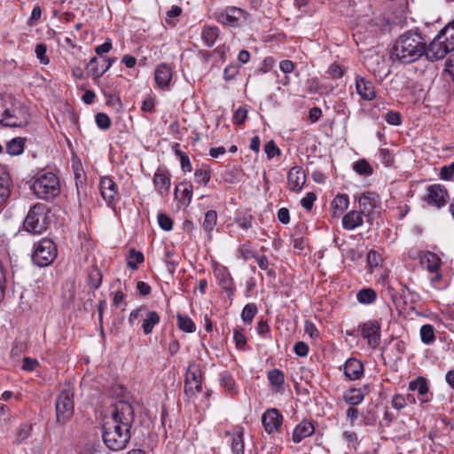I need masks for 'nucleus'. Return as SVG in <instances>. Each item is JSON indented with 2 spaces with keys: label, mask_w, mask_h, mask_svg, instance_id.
<instances>
[{
  "label": "nucleus",
  "mask_w": 454,
  "mask_h": 454,
  "mask_svg": "<svg viewBox=\"0 0 454 454\" xmlns=\"http://www.w3.org/2000/svg\"><path fill=\"white\" fill-rule=\"evenodd\" d=\"M134 421V410L130 403L119 401L115 403L111 420L102 427L104 443L114 451L126 448L130 440V428Z\"/></svg>",
  "instance_id": "obj_1"
},
{
  "label": "nucleus",
  "mask_w": 454,
  "mask_h": 454,
  "mask_svg": "<svg viewBox=\"0 0 454 454\" xmlns=\"http://www.w3.org/2000/svg\"><path fill=\"white\" fill-rule=\"evenodd\" d=\"M426 52V41L418 30H409L399 35L392 51L391 59L401 64L419 60Z\"/></svg>",
  "instance_id": "obj_2"
},
{
  "label": "nucleus",
  "mask_w": 454,
  "mask_h": 454,
  "mask_svg": "<svg viewBox=\"0 0 454 454\" xmlns=\"http://www.w3.org/2000/svg\"><path fill=\"white\" fill-rule=\"evenodd\" d=\"M30 121L27 108L11 96H0V124L11 128L26 127Z\"/></svg>",
  "instance_id": "obj_3"
},
{
  "label": "nucleus",
  "mask_w": 454,
  "mask_h": 454,
  "mask_svg": "<svg viewBox=\"0 0 454 454\" xmlns=\"http://www.w3.org/2000/svg\"><path fill=\"white\" fill-rule=\"evenodd\" d=\"M32 189L37 198L48 200L59 194V180L55 174L47 172L40 175L34 181Z\"/></svg>",
  "instance_id": "obj_4"
},
{
  "label": "nucleus",
  "mask_w": 454,
  "mask_h": 454,
  "mask_svg": "<svg viewBox=\"0 0 454 454\" xmlns=\"http://www.w3.org/2000/svg\"><path fill=\"white\" fill-rule=\"evenodd\" d=\"M47 212V207L44 204L34 205L24 220L25 230L33 234H41L45 231L48 227Z\"/></svg>",
  "instance_id": "obj_5"
},
{
  "label": "nucleus",
  "mask_w": 454,
  "mask_h": 454,
  "mask_svg": "<svg viewBox=\"0 0 454 454\" xmlns=\"http://www.w3.org/2000/svg\"><path fill=\"white\" fill-rule=\"evenodd\" d=\"M57 256V247L51 239H43L34 246L33 262L39 267L50 265Z\"/></svg>",
  "instance_id": "obj_6"
},
{
  "label": "nucleus",
  "mask_w": 454,
  "mask_h": 454,
  "mask_svg": "<svg viewBox=\"0 0 454 454\" xmlns=\"http://www.w3.org/2000/svg\"><path fill=\"white\" fill-rule=\"evenodd\" d=\"M139 317H143L142 329L145 335L152 333L154 326L160 321V317L158 312L148 310L145 305L140 306L130 312L129 323L133 325Z\"/></svg>",
  "instance_id": "obj_7"
},
{
  "label": "nucleus",
  "mask_w": 454,
  "mask_h": 454,
  "mask_svg": "<svg viewBox=\"0 0 454 454\" xmlns=\"http://www.w3.org/2000/svg\"><path fill=\"white\" fill-rule=\"evenodd\" d=\"M217 22L232 27H240L247 20V12L235 6H227L214 14Z\"/></svg>",
  "instance_id": "obj_8"
},
{
  "label": "nucleus",
  "mask_w": 454,
  "mask_h": 454,
  "mask_svg": "<svg viewBox=\"0 0 454 454\" xmlns=\"http://www.w3.org/2000/svg\"><path fill=\"white\" fill-rule=\"evenodd\" d=\"M74 395L69 390L62 391L56 401V419L59 423L66 424L74 413Z\"/></svg>",
  "instance_id": "obj_9"
},
{
  "label": "nucleus",
  "mask_w": 454,
  "mask_h": 454,
  "mask_svg": "<svg viewBox=\"0 0 454 454\" xmlns=\"http://www.w3.org/2000/svg\"><path fill=\"white\" fill-rule=\"evenodd\" d=\"M202 391L201 371L200 365L190 363L185 374L184 393L189 397H194Z\"/></svg>",
  "instance_id": "obj_10"
},
{
  "label": "nucleus",
  "mask_w": 454,
  "mask_h": 454,
  "mask_svg": "<svg viewBox=\"0 0 454 454\" xmlns=\"http://www.w3.org/2000/svg\"><path fill=\"white\" fill-rule=\"evenodd\" d=\"M284 418L276 408L268 409L262 416L264 430L269 434H280L282 432Z\"/></svg>",
  "instance_id": "obj_11"
},
{
  "label": "nucleus",
  "mask_w": 454,
  "mask_h": 454,
  "mask_svg": "<svg viewBox=\"0 0 454 454\" xmlns=\"http://www.w3.org/2000/svg\"><path fill=\"white\" fill-rule=\"evenodd\" d=\"M448 195V191L443 185L434 184L427 188V194L424 197V200L429 206L442 208L447 203Z\"/></svg>",
  "instance_id": "obj_12"
},
{
  "label": "nucleus",
  "mask_w": 454,
  "mask_h": 454,
  "mask_svg": "<svg viewBox=\"0 0 454 454\" xmlns=\"http://www.w3.org/2000/svg\"><path fill=\"white\" fill-rule=\"evenodd\" d=\"M450 51H453V50H450L448 43H445L444 39L438 34L428 48H426L425 56L428 60L434 61L443 59Z\"/></svg>",
  "instance_id": "obj_13"
},
{
  "label": "nucleus",
  "mask_w": 454,
  "mask_h": 454,
  "mask_svg": "<svg viewBox=\"0 0 454 454\" xmlns=\"http://www.w3.org/2000/svg\"><path fill=\"white\" fill-rule=\"evenodd\" d=\"M355 200H358L360 211L366 216L372 215L374 208L380 205V196L374 192H364L355 196Z\"/></svg>",
  "instance_id": "obj_14"
},
{
  "label": "nucleus",
  "mask_w": 454,
  "mask_h": 454,
  "mask_svg": "<svg viewBox=\"0 0 454 454\" xmlns=\"http://www.w3.org/2000/svg\"><path fill=\"white\" fill-rule=\"evenodd\" d=\"M361 335L366 339L369 346L376 348L380 344V325L378 321H368L362 325Z\"/></svg>",
  "instance_id": "obj_15"
},
{
  "label": "nucleus",
  "mask_w": 454,
  "mask_h": 454,
  "mask_svg": "<svg viewBox=\"0 0 454 454\" xmlns=\"http://www.w3.org/2000/svg\"><path fill=\"white\" fill-rule=\"evenodd\" d=\"M99 189L102 198L109 206H114L117 197V185L109 176L100 179Z\"/></svg>",
  "instance_id": "obj_16"
},
{
  "label": "nucleus",
  "mask_w": 454,
  "mask_h": 454,
  "mask_svg": "<svg viewBox=\"0 0 454 454\" xmlns=\"http://www.w3.org/2000/svg\"><path fill=\"white\" fill-rule=\"evenodd\" d=\"M306 183V174L299 166L291 168L287 174V186L293 192H300Z\"/></svg>",
  "instance_id": "obj_17"
},
{
  "label": "nucleus",
  "mask_w": 454,
  "mask_h": 454,
  "mask_svg": "<svg viewBox=\"0 0 454 454\" xmlns=\"http://www.w3.org/2000/svg\"><path fill=\"white\" fill-rule=\"evenodd\" d=\"M215 273L219 286L228 294L230 300L231 301V296L235 292V287L233 279L229 270L225 267H220L215 270Z\"/></svg>",
  "instance_id": "obj_18"
},
{
  "label": "nucleus",
  "mask_w": 454,
  "mask_h": 454,
  "mask_svg": "<svg viewBox=\"0 0 454 454\" xmlns=\"http://www.w3.org/2000/svg\"><path fill=\"white\" fill-rule=\"evenodd\" d=\"M356 89L359 96L364 100H373L376 98V90L371 81L363 77H357L356 81Z\"/></svg>",
  "instance_id": "obj_19"
},
{
  "label": "nucleus",
  "mask_w": 454,
  "mask_h": 454,
  "mask_svg": "<svg viewBox=\"0 0 454 454\" xmlns=\"http://www.w3.org/2000/svg\"><path fill=\"white\" fill-rule=\"evenodd\" d=\"M153 184L160 194L164 195L170 189V174L167 170L158 168L153 176Z\"/></svg>",
  "instance_id": "obj_20"
},
{
  "label": "nucleus",
  "mask_w": 454,
  "mask_h": 454,
  "mask_svg": "<svg viewBox=\"0 0 454 454\" xmlns=\"http://www.w3.org/2000/svg\"><path fill=\"white\" fill-rule=\"evenodd\" d=\"M364 371L363 364L356 358L348 359L344 364V374L350 380H359Z\"/></svg>",
  "instance_id": "obj_21"
},
{
  "label": "nucleus",
  "mask_w": 454,
  "mask_h": 454,
  "mask_svg": "<svg viewBox=\"0 0 454 454\" xmlns=\"http://www.w3.org/2000/svg\"><path fill=\"white\" fill-rule=\"evenodd\" d=\"M172 69L165 63L157 66L154 71V80L160 88H165L169 85L172 78Z\"/></svg>",
  "instance_id": "obj_22"
},
{
  "label": "nucleus",
  "mask_w": 454,
  "mask_h": 454,
  "mask_svg": "<svg viewBox=\"0 0 454 454\" xmlns=\"http://www.w3.org/2000/svg\"><path fill=\"white\" fill-rule=\"evenodd\" d=\"M192 193V184L186 181L179 183L175 188L176 199L185 206H188L191 203Z\"/></svg>",
  "instance_id": "obj_23"
},
{
  "label": "nucleus",
  "mask_w": 454,
  "mask_h": 454,
  "mask_svg": "<svg viewBox=\"0 0 454 454\" xmlns=\"http://www.w3.org/2000/svg\"><path fill=\"white\" fill-rule=\"evenodd\" d=\"M368 392L367 386H364L363 388H350L343 394V400L348 405H358L364 401Z\"/></svg>",
  "instance_id": "obj_24"
},
{
  "label": "nucleus",
  "mask_w": 454,
  "mask_h": 454,
  "mask_svg": "<svg viewBox=\"0 0 454 454\" xmlns=\"http://www.w3.org/2000/svg\"><path fill=\"white\" fill-rule=\"evenodd\" d=\"M363 215L361 211L351 210L342 217V226L347 231H352L363 225Z\"/></svg>",
  "instance_id": "obj_25"
},
{
  "label": "nucleus",
  "mask_w": 454,
  "mask_h": 454,
  "mask_svg": "<svg viewBox=\"0 0 454 454\" xmlns=\"http://www.w3.org/2000/svg\"><path fill=\"white\" fill-rule=\"evenodd\" d=\"M315 427L309 421L303 420L298 424L293 433V441L295 443L301 442L304 438L313 434Z\"/></svg>",
  "instance_id": "obj_26"
},
{
  "label": "nucleus",
  "mask_w": 454,
  "mask_h": 454,
  "mask_svg": "<svg viewBox=\"0 0 454 454\" xmlns=\"http://www.w3.org/2000/svg\"><path fill=\"white\" fill-rule=\"evenodd\" d=\"M409 389L411 391H417L420 395V401L422 403H427L429 401V398L426 396L428 392V386L425 378L419 377L416 380H411L409 383Z\"/></svg>",
  "instance_id": "obj_27"
},
{
  "label": "nucleus",
  "mask_w": 454,
  "mask_h": 454,
  "mask_svg": "<svg viewBox=\"0 0 454 454\" xmlns=\"http://www.w3.org/2000/svg\"><path fill=\"white\" fill-rule=\"evenodd\" d=\"M440 257L433 252H426L421 258V264L426 267L429 272H435L441 267Z\"/></svg>",
  "instance_id": "obj_28"
},
{
  "label": "nucleus",
  "mask_w": 454,
  "mask_h": 454,
  "mask_svg": "<svg viewBox=\"0 0 454 454\" xmlns=\"http://www.w3.org/2000/svg\"><path fill=\"white\" fill-rule=\"evenodd\" d=\"M268 380L276 393L283 392V385L285 383V376L279 369H273L268 372Z\"/></svg>",
  "instance_id": "obj_29"
},
{
  "label": "nucleus",
  "mask_w": 454,
  "mask_h": 454,
  "mask_svg": "<svg viewBox=\"0 0 454 454\" xmlns=\"http://www.w3.org/2000/svg\"><path fill=\"white\" fill-rule=\"evenodd\" d=\"M244 429L241 427H238L234 429L232 439H231V450L234 454H244L245 444H244Z\"/></svg>",
  "instance_id": "obj_30"
},
{
  "label": "nucleus",
  "mask_w": 454,
  "mask_h": 454,
  "mask_svg": "<svg viewBox=\"0 0 454 454\" xmlns=\"http://www.w3.org/2000/svg\"><path fill=\"white\" fill-rule=\"evenodd\" d=\"M115 59H106L105 62L107 63L106 67L104 69H99L98 67H94V64L98 62V58H91L88 66L91 76L96 79L101 77L111 67Z\"/></svg>",
  "instance_id": "obj_31"
},
{
  "label": "nucleus",
  "mask_w": 454,
  "mask_h": 454,
  "mask_svg": "<svg viewBox=\"0 0 454 454\" xmlns=\"http://www.w3.org/2000/svg\"><path fill=\"white\" fill-rule=\"evenodd\" d=\"M73 169H74V178H75V185L77 188V194L80 196L81 192L84 188L86 176L82 169V163L80 161H76L73 164Z\"/></svg>",
  "instance_id": "obj_32"
},
{
  "label": "nucleus",
  "mask_w": 454,
  "mask_h": 454,
  "mask_svg": "<svg viewBox=\"0 0 454 454\" xmlns=\"http://www.w3.org/2000/svg\"><path fill=\"white\" fill-rule=\"evenodd\" d=\"M219 35L216 27H206L201 32V38L207 47H212Z\"/></svg>",
  "instance_id": "obj_33"
},
{
  "label": "nucleus",
  "mask_w": 454,
  "mask_h": 454,
  "mask_svg": "<svg viewBox=\"0 0 454 454\" xmlns=\"http://www.w3.org/2000/svg\"><path fill=\"white\" fill-rule=\"evenodd\" d=\"M11 177L7 172L0 168V200H7L10 196Z\"/></svg>",
  "instance_id": "obj_34"
},
{
  "label": "nucleus",
  "mask_w": 454,
  "mask_h": 454,
  "mask_svg": "<svg viewBox=\"0 0 454 454\" xmlns=\"http://www.w3.org/2000/svg\"><path fill=\"white\" fill-rule=\"evenodd\" d=\"M376 298L377 294L372 288H363L356 294V299L362 304H372Z\"/></svg>",
  "instance_id": "obj_35"
},
{
  "label": "nucleus",
  "mask_w": 454,
  "mask_h": 454,
  "mask_svg": "<svg viewBox=\"0 0 454 454\" xmlns=\"http://www.w3.org/2000/svg\"><path fill=\"white\" fill-rule=\"evenodd\" d=\"M7 153L10 155L17 156L24 151V139L21 137H15L9 141L6 145Z\"/></svg>",
  "instance_id": "obj_36"
},
{
  "label": "nucleus",
  "mask_w": 454,
  "mask_h": 454,
  "mask_svg": "<svg viewBox=\"0 0 454 454\" xmlns=\"http://www.w3.org/2000/svg\"><path fill=\"white\" fill-rule=\"evenodd\" d=\"M217 223V213L215 210H208L205 214L202 223L203 229L208 234L212 232Z\"/></svg>",
  "instance_id": "obj_37"
},
{
  "label": "nucleus",
  "mask_w": 454,
  "mask_h": 454,
  "mask_svg": "<svg viewBox=\"0 0 454 454\" xmlns=\"http://www.w3.org/2000/svg\"><path fill=\"white\" fill-rule=\"evenodd\" d=\"M439 35L444 39L450 50L454 51V21L449 23L439 33Z\"/></svg>",
  "instance_id": "obj_38"
},
{
  "label": "nucleus",
  "mask_w": 454,
  "mask_h": 454,
  "mask_svg": "<svg viewBox=\"0 0 454 454\" xmlns=\"http://www.w3.org/2000/svg\"><path fill=\"white\" fill-rule=\"evenodd\" d=\"M176 319L180 330L185 333H194L196 331L194 322L188 316L177 314Z\"/></svg>",
  "instance_id": "obj_39"
},
{
  "label": "nucleus",
  "mask_w": 454,
  "mask_h": 454,
  "mask_svg": "<svg viewBox=\"0 0 454 454\" xmlns=\"http://www.w3.org/2000/svg\"><path fill=\"white\" fill-rule=\"evenodd\" d=\"M420 338L423 343L431 344L435 340L434 328L431 325H424L420 328Z\"/></svg>",
  "instance_id": "obj_40"
},
{
  "label": "nucleus",
  "mask_w": 454,
  "mask_h": 454,
  "mask_svg": "<svg viewBox=\"0 0 454 454\" xmlns=\"http://www.w3.org/2000/svg\"><path fill=\"white\" fill-rule=\"evenodd\" d=\"M257 306L254 303H247L241 312V318L247 325L253 322L254 316L257 314Z\"/></svg>",
  "instance_id": "obj_41"
},
{
  "label": "nucleus",
  "mask_w": 454,
  "mask_h": 454,
  "mask_svg": "<svg viewBox=\"0 0 454 454\" xmlns=\"http://www.w3.org/2000/svg\"><path fill=\"white\" fill-rule=\"evenodd\" d=\"M349 204V198L347 194H338L332 201V207L340 212L345 211Z\"/></svg>",
  "instance_id": "obj_42"
},
{
  "label": "nucleus",
  "mask_w": 454,
  "mask_h": 454,
  "mask_svg": "<svg viewBox=\"0 0 454 454\" xmlns=\"http://www.w3.org/2000/svg\"><path fill=\"white\" fill-rule=\"evenodd\" d=\"M145 260L144 254L141 252L136 251L135 249H130L127 265L129 268L136 270L137 265L142 263Z\"/></svg>",
  "instance_id": "obj_43"
},
{
  "label": "nucleus",
  "mask_w": 454,
  "mask_h": 454,
  "mask_svg": "<svg viewBox=\"0 0 454 454\" xmlns=\"http://www.w3.org/2000/svg\"><path fill=\"white\" fill-rule=\"evenodd\" d=\"M383 262L381 255L375 250H370L367 254V262L370 266L371 272L379 268Z\"/></svg>",
  "instance_id": "obj_44"
},
{
  "label": "nucleus",
  "mask_w": 454,
  "mask_h": 454,
  "mask_svg": "<svg viewBox=\"0 0 454 454\" xmlns=\"http://www.w3.org/2000/svg\"><path fill=\"white\" fill-rule=\"evenodd\" d=\"M353 169L359 175L369 176L372 173V168L365 160H360L353 164Z\"/></svg>",
  "instance_id": "obj_45"
},
{
  "label": "nucleus",
  "mask_w": 454,
  "mask_h": 454,
  "mask_svg": "<svg viewBox=\"0 0 454 454\" xmlns=\"http://www.w3.org/2000/svg\"><path fill=\"white\" fill-rule=\"evenodd\" d=\"M195 182L206 185L210 180V172L205 168H200L194 173Z\"/></svg>",
  "instance_id": "obj_46"
},
{
  "label": "nucleus",
  "mask_w": 454,
  "mask_h": 454,
  "mask_svg": "<svg viewBox=\"0 0 454 454\" xmlns=\"http://www.w3.org/2000/svg\"><path fill=\"white\" fill-rule=\"evenodd\" d=\"M247 109L244 106H239L233 114V122L237 125H242L247 118Z\"/></svg>",
  "instance_id": "obj_47"
},
{
  "label": "nucleus",
  "mask_w": 454,
  "mask_h": 454,
  "mask_svg": "<svg viewBox=\"0 0 454 454\" xmlns=\"http://www.w3.org/2000/svg\"><path fill=\"white\" fill-rule=\"evenodd\" d=\"M97 126L101 129H108L111 126V120L109 116L104 113H98L95 116Z\"/></svg>",
  "instance_id": "obj_48"
},
{
  "label": "nucleus",
  "mask_w": 454,
  "mask_h": 454,
  "mask_svg": "<svg viewBox=\"0 0 454 454\" xmlns=\"http://www.w3.org/2000/svg\"><path fill=\"white\" fill-rule=\"evenodd\" d=\"M240 66L236 64H230L223 70V79L225 81L233 80L239 72Z\"/></svg>",
  "instance_id": "obj_49"
},
{
  "label": "nucleus",
  "mask_w": 454,
  "mask_h": 454,
  "mask_svg": "<svg viewBox=\"0 0 454 454\" xmlns=\"http://www.w3.org/2000/svg\"><path fill=\"white\" fill-rule=\"evenodd\" d=\"M158 223L160 227L164 231H170L173 228V221L166 214L160 213L158 215Z\"/></svg>",
  "instance_id": "obj_50"
},
{
  "label": "nucleus",
  "mask_w": 454,
  "mask_h": 454,
  "mask_svg": "<svg viewBox=\"0 0 454 454\" xmlns=\"http://www.w3.org/2000/svg\"><path fill=\"white\" fill-rule=\"evenodd\" d=\"M32 427L28 424L20 425L17 429V441L22 442L26 440L31 433Z\"/></svg>",
  "instance_id": "obj_51"
},
{
  "label": "nucleus",
  "mask_w": 454,
  "mask_h": 454,
  "mask_svg": "<svg viewBox=\"0 0 454 454\" xmlns=\"http://www.w3.org/2000/svg\"><path fill=\"white\" fill-rule=\"evenodd\" d=\"M327 73L331 78L339 79V78L342 77V75L344 74V68H343V67H341L340 65H339L337 63H333L329 67Z\"/></svg>",
  "instance_id": "obj_52"
},
{
  "label": "nucleus",
  "mask_w": 454,
  "mask_h": 454,
  "mask_svg": "<svg viewBox=\"0 0 454 454\" xmlns=\"http://www.w3.org/2000/svg\"><path fill=\"white\" fill-rule=\"evenodd\" d=\"M264 152L269 159L280 154V149L276 145L273 140L269 141L264 146Z\"/></svg>",
  "instance_id": "obj_53"
},
{
  "label": "nucleus",
  "mask_w": 454,
  "mask_h": 454,
  "mask_svg": "<svg viewBox=\"0 0 454 454\" xmlns=\"http://www.w3.org/2000/svg\"><path fill=\"white\" fill-rule=\"evenodd\" d=\"M385 121L390 124V125H395V126H398L401 124V115L399 113L397 112H394V111H389L385 115Z\"/></svg>",
  "instance_id": "obj_54"
},
{
  "label": "nucleus",
  "mask_w": 454,
  "mask_h": 454,
  "mask_svg": "<svg viewBox=\"0 0 454 454\" xmlns=\"http://www.w3.org/2000/svg\"><path fill=\"white\" fill-rule=\"evenodd\" d=\"M440 176L443 180H450L454 176V162L448 166H443L441 168Z\"/></svg>",
  "instance_id": "obj_55"
},
{
  "label": "nucleus",
  "mask_w": 454,
  "mask_h": 454,
  "mask_svg": "<svg viewBox=\"0 0 454 454\" xmlns=\"http://www.w3.org/2000/svg\"><path fill=\"white\" fill-rule=\"evenodd\" d=\"M252 220H253L252 215H246L237 217L236 223H238V225L240 228H242L244 230H248L252 227Z\"/></svg>",
  "instance_id": "obj_56"
},
{
  "label": "nucleus",
  "mask_w": 454,
  "mask_h": 454,
  "mask_svg": "<svg viewBox=\"0 0 454 454\" xmlns=\"http://www.w3.org/2000/svg\"><path fill=\"white\" fill-rule=\"evenodd\" d=\"M47 47L43 43L37 44L35 47L36 57L40 59L41 63L48 64L49 59L46 57Z\"/></svg>",
  "instance_id": "obj_57"
},
{
  "label": "nucleus",
  "mask_w": 454,
  "mask_h": 454,
  "mask_svg": "<svg viewBox=\"0 0 454 454\" xmlns=\"http://www.w3.org/2000/svg\"><path fill=\"white\" fill-rule=\"evenodd\" d=\"M316 199L317 196L314 192H308L306 196L301 199V204L305 209L310 210Z\"/></svg>",
  "instance_id": "obj_58"
},
{
  "label": "nucleus",
  "mask_w": 454,
  "mask_h": 454,
  "mask_svg": "<svg viewBox=\"0 0 454 454\" xmlns=\"http://www.w3.org/2000/svg\"><path fill=\"white\" fill-rule=\"evenodd\" d=\"M391 404L395 409L400 411L405 407L406 401L403 395L396 394L392 397Z\"/></svg>",
  "instance_id": "obj_59"
},
{
  "label": "nucleus",
  "mask_w": 454,
  "mask_h": 454,
  "mask_svg": "<svg viewBox=\"0 0 454 454\" xmlns=\"http://www.w3.org/2000/svg\"><path fill=\"white\" fill-rule=\"evenodd\" d=\"M39 363L36 359L26 356L23 358L22 369L24 371L31 372L34 371Z\"/></svg>",
  "instance_id": "obj_60"
},
{
  "label": "nucleus",
  "mask_w": 454,
  "mask_h": 454,
  "mask_svg": "<svg viewBox=\"0 0 454 454\" xmlns=\"http://www.w3.org/2000/svg\"><path fill=\"white\" fill-rule=\"evenodd\" d=\"M294 351L299 356H306L309 352V347L305 342L298 341L294 344Z\"/></svg>",
  "instance_id": "obj_61"
},
{
  "label": "nucleus",
  "mask_w": 454,
  "mask_h": 454,
  "mask_svg": "<svg viewBox=\"0 0 454 454\" xmlns=\"http://www.w3.org/2000/svg\"><path fill=\"white\" fill-rule=\"evenodd\" d=\"M239 253H240V255L241 257L247 261L250 258H255L256 255L254 254V251L250 248L249 245L247 244H243L240 247H239Z\"/></svg>",
  "instance_id": "obj_62"
},
{
  "label": "nucleus",
  "mask_w": 454,
  "mask_h": 454,
  "mask_svg": "<svg viewBox=\"0 0 454 454\" xmlns=\"http://www.w3.org/2000/svg\"><path fill=\"white\" fill-rule=\"evenodd\" d=\"M112 41L107 39L104 43L97 46L95 51L98 55L102 56L104 53H107L112 50Z\"/></svg>",
  "instance_id": "obj_63"
},
{
  "label": "nucleus",
  "mask_w": 454,
  "mask_h": 454,
  "mask_svg": "<svg viewBox=\"0 0 454 454\" xmlns=\"http://www.w3.org/2000/svg\"><path fill=\"white\" fill-rule=\"evenodd\" d=\"M233 338L238 348H244L247 343L246 336L239 330H234Z\"/></svg>",
  "instance_id": "obj_64"
}]
</instances>
